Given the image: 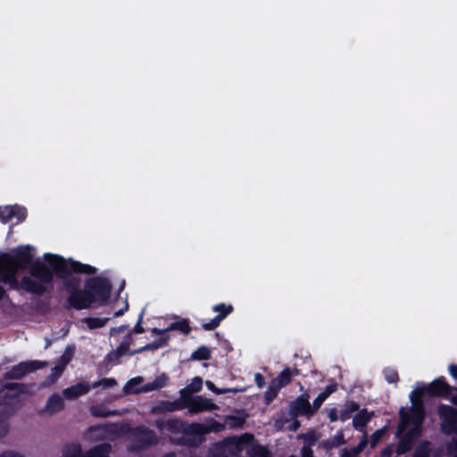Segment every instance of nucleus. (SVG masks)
<instances>
[{
	"label": "nucleus",
	"instance_id": "nucleus-1",
	"mask_svg": "<svg viewBox=\"0 0 457 457\" xmlns=\"http://www.w3.org/2000/svg\"><path fill=\"white\" fill-rule=\"evenodd\" d=\"M451 386L443 379L437 378L428 385H418L410 394L411 406L409 409L402 407L399 411L400 424L397 436L401 438L397 448L399 454L407 452L412 441L421 434V425L424 420V408L421 396L428 393L434 396L447 397L451 393Z\"/></svg>",
	"mask_w": 457,
	"mask_h": 457
},
{
	"label": "nucleus",
	"instance_id": "nucleus-2",
	"mask_svg": "<svg viewBox=\"0 0 457 457\" xmlns=\"http://www.w3.org/2000/svg\"><path fill=\"white\" fill-rule=\"evenodd\" d=\"M111 285L104 278L89 279L84 290L75 291L69 297V303L76 309L88 308L92 303H104L110 295Z\"/></svg>",
	"mask_w": 457,
	"mask_h": 457
},
{
	"label": "nucleus",
	"instance_id": "nucleus-3",
	"mask_svg": "<svg viewBox=\"0 0 457 457\" xmlns=\"http://www.w3.org/2000/svg\"><path fill=\"white\" fill-rule=\"evenodd\" d=\"M246 450L250 454L263 456L267 450L261 445H254L253 436L245 434L240 437H230L223 443V453L225 457H238L239 453Z\"/></svg>",
	"mask_w": 457,
	"mask_h": 457
},
{
	"label": "nucleus",
	"instance_id": "nucleus-4",
	"mask_svg": "<svg viewBox=\"0 0 457 457\" xmlns=\"http://www.w3.org/2000/svg\"><path fill=\"white\" fill-rule=\"evenodd\" d=\"M142 381L143 378L141 377L131 378L124 387L125 392L128 394H137L159 389L166 385L167 377L165 375H161L157 377L154 381L139 386Z\"/></svg>",
	"mask_w": 457,
	"mask_h": 457
},
{
	"label": "nucleus",
	"instance_id": "nucleus-5",
	"mask_svg": "<svg viewBox=\"0 0 457 457\" xmlns=\"http://www.w3.org/2000/svg\"><path fill=\"white\" fill-rule=\"evenodd\" d=\"M438 414L442 420V431L446 434H457V411L447 405H440Z\"/></svg>",
	"mask_w": 457,
	"mask_h": 457
},
{
	"label": "nucleus",
	"instance_id": "nucleus-6",
	"mask_svg": "<svg viewBox=\"0 0 457 457\" xmlns=\"http://www.w3.org/2000/svg\"><path fill=\"white\" fill-rule=\"evenodd\" d=\"M26 216L27 210L23 206L18 204L0 206V220L4 223L8 222L12 218L21 222L26 219Z\"/></svg>",
	"mask_w": 457,
	"mask_h": 457
},
{
	"label": "nucleus",
	"instance_id": "nucleus-7",
	"mask_svg": "<svg viewBox=\"0 0 457 457\" xmlns=\"http://www.w3.org/2000/svg\"><path fill=\"white\" fill-rule=\"evenodd\" d=\"M46 366V363L40 361H29L21 362L12 369L9 377L12 378H21L25 375Z\"/></svg>",
	"mask_w": 457,
	"mask_h": 457
},
{
	"label": "nucleus",
	"instance_id": "nucleus-8",
	"mask_svg": "<svg viewBox=\"0 0 457 457\" xmlns=\"http://www.w3.org/2000/svg\"><path fill=\"white\" fill-rule=\"evenodd\" d=\"M27 393V388L18 383H10L0 392V397L4 399L6 404H12L15 400H18L20 396Z\"/></svg>",
	"mask_w": 457,
	"mask_h": 457
},
{
	"label": "nucleus",
	"instance_id": "nucleus-9",
	"mask_svg": "<svg viewBox=\"0 0 457 457\" xmlns=\"http://www.w3.org/2000/svg\"><path fill=\"white\" fill-rule=\"evenodd\" d=\"M187 408L192 413L219 409L218 405L212 403V400L201 395L191 398L187 403Z\"/></svg>",
	"mask_w": 457,
	"mask_h": 457
},
{
	"label": "nucleus",
	"instance_id": "nucleus-10",
	"mask_svg": "<svg viewBox=\"0 0 457 457\" xmlns=\"http://www.w3.org/2000/svg\"><path fill=\"white\" fill-rule=\"evenodd\" d=\"M233 306L231 304L220 303L216 304L212 307V311L214 312H220L222 310V314H218L215 318H213L210 322L204 323L203 325L204 328L206 330H212L217 328L220 325V322L229 313L233 312Z\"/></svg>",
	"mask_w": 457,
	"mask_h": 457
},
{
	"label": "nucleus",
	"instance_id": "nucleus-11",
	"mask_svg": "<svg viewBox=\"0 0 457 457\" xmlns=\"http://www.w3.org/2000/svg\"><path fill=\"white\" fill-rule=\"evenodd\" d=\"M291 410L294 415H312L315 410L312 409L307 395H300L292 404Z\"/></svg>",
	"mask_w": 457,
	"mask_h": 457
},
{
	"label": "nucleus",
	"instance_id": "nucleus-12",
	"mask_svg": "<svg viewBox=\"0 0 457 457\" xmlns=\"http://www.w3.org/2000/svg\"><path fill=\"white\" fill-rule=\"evenodd\" d=\"M91 388L93 387L89 384L81 382L64 389L62 394L65 399L74 400L87 394Z\"/></svg>",
	"mask_w": 457,
	"mask_h": 457
},
{
	"label": "nucleus",
	"instance_id": "nucleus-13",
	"mask_svg": "<svg viewBox=\"0 0 457 457\" xmlns=\"http://www.w3.org/2000/svg\"><path fill=\"white\" fill-rule=\"evenodd\" d=\"M73 353L74 348L71 346H69L65 349L58 363L52 370V376L54 378H57L62 374L66 365L71 361Z\"/></svg>",
	"mask_w": 457,
	"mask_h": 457
},
{
	"label": "nucleus",
	"instance_id": "nucleus-14",
	"mask_svg": "<svg viewBox=\"0 0 457 457\" xmlns=\"http://www.w3.org/2000/svg\"><path fill=\"white\" fill-rule=\"evenodd\" d=\"M171 330H179L184 334H188L190 332V327L188 325V322L185 320L172 322L169 327H167L164 329H159V328H153L152 333L154 335H162L166 332L171 331Z\"/></svg>",
	"mask_w": 457,
	"mask_h": 457
},
{
	"label": "nucleus",
	"instance_id": "nucleus-15",
	"mask_svg": "<svg viewBox=\"0 0 457 457\" xmlns=\"http://www.w3.org/2000/svg\"><path fill=\"white\" fill-rule=\"evenodd\" d=\"M63 399L58 395H54L48 398L45 406V411L49 414H54L63 410Z\"/></svg>",
	"mask_w": 457,
	"mask_h": 457
},
{
	"label": "nucleus",
	"instance_id": "nucleus-16",
	"mask_svg": "<svg viewBox=\"0 0 457 457\" xmlns=\"http://www.w3.org/2000/svg\"><path fill=\"white\" fill-rule=\"evenodd\" d=\"M115 428H116V426H113V425H111L108 427L96 426V427L91 428L87 431L86 436L90 440L100 439L102 437L107 436V435L110 432L113 431Z\"/></svg>",
	"mask_w": 457,
	"mask_h": 457
},
{
	"label": "nucleus",
	"instance_id": "nucleus-17",
	"mask_svg": "<svg viewBox=\"0 0 457 457\" xmlns=\"http://www.w3.org/2000/svg\"><path fill=\"white\" fill-rule=\"evenodd\" d=\"M129 436L133 439L139 440L141 442L140 446H144L154 442V434L147 429H135L129 433Z\"/></svg>",
	"mask_w": 457,
	"mask_h": 457
},
{
	"label": "nucleus",
	"instance_id": "nucleus-18",
	"mask_svg": "<svg viewBox=\"0 0 457 457\" xmlns=\"http://www.w3.org/2000/svg\"><path fill=\"white\" fill-rule=\"evenodd\" d=\"M108 321L107 318H85L81 320L88 329H96L104 327Z\"/></svg>",
	"mask_w": 457,
	"mask_h": 457
},
{
	"label": "nucleus",
	"instance_id": "nucleus-19",
	"mask_svg": "<svg viewBox=\"0 0 457 457\" xmlns=\"http://www.w3.org/2000/svg\"><path fill=\"white\" fill-rule=\"evenodd\" d=\"M371 415L366 411H361L353 418V424L356 429L361 430L370 420Z\"/></svg>",
	"mask_w": 457,
	"mask_h": 457
},
{
	"label": "nucleus",
	"instance_id": "nucleus-20",
	"mask_svg": "<svg viewBox=\"0 0 457 457\" xmlns=\"http://www.w3.org/2000/svg\"><path fill=\"white\" fill-rule=\"evenodd\" d=\"M367 444L368 439L364 436L356 447L345 449L341 453V457H358L359 453L365 448Z\"/></svg>",
	"mask_w": 457,
	"mask_h": 457
},
{
	"label": "nucleus",
	"instance_id": "nucleus-21",
	"mask_svg": "<svg viewBox=\"0 0 457 457\" xmlns=\"http://www.w3.org/2000/svg\"><path fill=\"white\" fill-rule=\"evenodd\" d=\"M293 375V370L287 367L273 380L281 387H284L291 381Z\"/></svg>",
	"mask_w": 457,
	"mask_h": 457
},
{
	"label": "nucleus",
	"instance_id": "nucleus-22",
	"mask_svg": "<svg viewBox=\"0 0 457 457\" xmlns=\"http://www.w3.org/2000/svg\"><path fill=\"white\" fill-rule=\"evenodd\" d=\"M336 387H337L336 385H329L325 388V390L322 393H320L317 396V398L313 401L314 410H317L318 408H320L321 403L328 397V395L330 394H332L333 392H335Z\"/></svg>",
	"mask_w": 457,
	"mask_h": 457
},
{
	"label": "nucleus",
	"instance_id": "nucleus-23",
	"mask_svg": "<svg viewBox=\"0 0 457 457\" xmlns=\"http://www.w3.org/2000/svg\"><path fill=\"white\" fill-rule=\"evenodd\" d=\"M281 388L282 387L279 385H278L274 380H272L264 393V398L266 402H271L277 396Z\"/></svg>",
	"mask_w": 457,
	"mask_h": 457
},
{
	"label": "nucleus",
	"instance_id": "nucleus-24",
	"mask_svg": "<svg viewBox=\"0 0 457 457\" xmlns=\"http://www.w3.org/2000/svg\"><path fill=\"white\" fill-rule=\"evenodd\" d=\"M110 447L107 445H99L89 451L83 457H108Z\"/></svg>",
	"mask_w": 457,
	"mask_h": 457
},
{
	"label": "nucleus",
	"instance_id": "nucleus-25",
	"mask_svg": "<svg viewBox=\"0 0 457 457\" xmlns=\"http://www.w3.org/2000/svg\"><path fill=\"white\" fill-rule=\"evenodd\" d=\"M81 446L79 444H71L67 445L62 453V457H78L81 453Z\"/></svg>",
	"mask_w": 457,
	"mask_h": 457
},
{
	"label": "nucleus",
	"instance_id": "nucleus-26",
	"mask_svg": "<svg viewBox=\"0 0 457 457\" xmlns=\"http://www.w3.org/2000/svg\"><path fill=\"white\" fill-rule=\"evenodd\" d=\"M202 385H203V380L201 378L199 377H195L191 383L185 388L181 391V393H188V394H191V393H196V392H199L202 388Z\"/></svg>",
	"mask_w": 457,
	"mask_h": 457
},
{
	"label": "nucleus",
	"instance_id": "nucleus-27",
	"mask_svg": "<svg viewBox=\"0 0 457 457\" xmlns=\"http://www.w3.org/2000/svg\"><path fill=\"white\" fill-rule=\"evenodd\" d=\"M343 444H345V439L341 431L337 432L329 441L324 443L327 449H331Z\"/></svg>",
	"mask_w": 457,
	"mask_h": 457
},
{
	"label": "nucleus",
	"instance_id": "nucleus-28",
	"mask_svg": "<svg viewBox=\"0 0 457 457\" xmlns=\"http://www.w3.org/2000/svg\"><path fill=\"white\" fill-rule=\"evenodd\" d=\"M210 350L205 346H201L192 353L194 360H208L210 358Z\"/></svg>",
	"mask_w": 457,
	"mask_h": 457
},
{
	"label": "nucleus",
	"instance_id": "nucleus-29",
	"mask_svg": "<svg viewBox=\"0 0 457 457\" xmlns=\"http://www.w3.org/2000/svg\"><path fill=\"white\" fill-rule=\"evenodd\" d=\"M245 422V419L238 416H228L225 419V425L228 428H239L241 427Z\"/></svg>",
	"mask_w": 457,
	"mask_h": 457
},
{
	"label": "nucleus",
	"instance_id": "nucleus-30",
	"mask_svg": "<svg viewBox=\"0 0 457 457\" xmlns=\"http://www.w3.org/2000/svg\"><path fill=\"white\" fill-rule=\"evenodd\" d=\"M345 408H346V411L342 412L341 415H340V420H346L347 419L350 418V414L355 411H357L358 409V406L356 403L351 402V403H348L346 405H345Z\"/></svg>",
	"mask_w": 457,
	"mask_h": 457
},
{
	"label": "nucleus",
	"instance_id": "nucleus-31",
	"mask_svg": "<svg viewBox=\"0 0 457 457\" xmlns=\"http://www.w3.org/2000/svg\"><path fill=\"white\" fill-rule=\"evenodd\" d=\"M386 431V428H381L377 431H375L370 440V446L374 448L378 443L381 440L382 436H384Z\"/></svg>",
	"mask_w": 457,
	"mask_h": 457
},
{
	"label": "nucleus",
	"instance_id": "nucleus-32",
	"mask_svg": "<svg viewBox=\"0 0 457 457\" xmlns=\"http://www.w3.org/2000/svg\"><path fill=\"white\" fill-rule=\"evenodd\" d=\"M430 451L429 443L420 445L415 451L414 457H427Z\"/></svg>",
	"mask_w": 457,
	"mask_h": 457
},
{
	"label": "nucleus",
	"instance_id": "nucleus-33",
	"mask_svg": "<svg viewBox=\"0 0 457 457\" xmlns=\"http://www.w3.org/2000/svg\"><path fill=\"white\" fill-rule=\"evenodd\" d=\"M129 340L127 342H123L116 350V353H112L111 354V358H112V355L115 354V355H125V354H128L129 353Z\"/></svg>",
	"mask_w": 457,
	"mask_h": 457
},
{
	"label": "nucleus",
	"instance_id": "nucleus-34",
	"mask_svg": "<svg viewBox=\"0 0 457 457\" xmlns=\"http://www.w3.org/2000/svg\"><path fill=\"white\" fill-rule=\"evenodd\" d=\"M385 377L389 383H395L398 379L397 373L393 370H385Z\"/></svg>",
	"mask_w": 457,
	"mask_h": 457
},
{
	"label": "nucleus",
	"instance_id": "nucleus-35",
	"mask_svg": "<svg viewBox=\"0 0 457 457\" xmlns=\"http://www.w3.org/2000/svg\"><path fill=\"white\" fill-rule=\"evenodd\" d=\"M0 457H25L21 453L14 450H7L0 454Z\"/></svg>",
	"mask_w": 457,
	"mask_h": 457
},
{
	"label": "nucleus",
	"instance_id": "nucleus-36",
	"mask_svg": "<svg viewBox=\"0 0 457 457\" xmlns=\"http://www.w3.org/2000/svg\"><path fill=\"white\" fill-rule=\"evenodd\" d=\"M114 383H115V381L113 379H104V380H102V381L95 382L92 385V387H97L99 386H103L106 387V386H112Z\"/></svg>",
	"mask_w": 457,
	"mask_h": 457
},
{
	"label": "nucleus",
	"instance_id": "nucleus-37",
	"mask_svg": "<svg viewBox=\"0 0 457 457\" xmlns=\"http://www.w3.org/2000/svg\"><path fill=\"white\" fill-rule=\"evenodd\" d=\"M448 453L450 454H454L457 452V437L453 438L448 445L447 447Z\"/></svg>",
	"mask_w": 457,
	"mask_h": 457
},
{
	"label": "nucleus",
	"instance_id": "nucleus-38",
	"mask_svg": "<svg viewBox=\"0 0 457 457\" xmlns=\"http://www.w3.org/2000/svg\"><path fill=\"white\" fill-rule=\"evenodd\" d=\"M254 381L259 388H262L264 386V378L260 373H256L254 375Z\"/></svg>",
	"mask_w": 457,
	"mask_h": 457
},
{
	"label": "nucleus",
	"instance_id": "nucleus-39",
	"mask_svg": "<svg viewBox=\"0 0 457 457\" xmlns=\"http://www.w3.org/2000/svg\"><path fill=\"white\" fill-rule=\"evenodd\" d=\"M302 457H312V451L309 446H304L302 449Z\"/></svg>",
	"mask_w": 457,
	"mask_h": 457
},
{
	"label": "nucleus",
	"instance_id": "nucleus-40",
	"mask_svg": "<svg viewBox=\"0 0 457 457\" xmlns=\"http://www.w3.org/2000/svg\"><path fill=\"white\" fill-rule=\"evenodd\" d=\"M8 428H8V425L6 424V422L2 421L0 423V436H4L7 433Z\"/></svg>",
	"mask_w": 457,
	"mask_h": 457
},
{
	"label": "nucleus",
	"instance_id": "nucleus-41",
	"mask_svg": "<svg viewBox=\"0 0 457 457\" xmlns=\"http://www.w3.org/2000/svg\"><path fill=\"white\" fill-rule=\"evenodd\" d=\"M205 385H206V386H207V388H208L209 390H211L212 392H213V393H215V394H216V392H218V391H219V388H218V387H216V386H215V385H214L212 381H210V380H207V381L205 382Z\"/></svg>",
	"mask_w": 457,
	"mask_h": 457
},
{
	"label": "nucleus",
	"instance_id": "nucleus-42",
	"mask_svg": "<svg viewBox=\"0 0 457 457\" xmlns=\"http://www.w3.org/2000/svg\"><path fill=\"white\" fill-rule=\"evenodd\" d=\"M328 416H329V419L331 421H336L340 419V416L337 415V412L336 410H331L329 411Z\"/></svg>",
	"mask_w": 457,
	"mask_h": 457
},
{
	"label": "nucleus",
	"instance_id": "nucleus-43",
	"mask_svg": "<svg viewBox=\"0 0 457 457\" xmlns=\"http://www.w3.org/2000/svg\"><path fill=\"white\" fill-rule=\"evenodd\" d=\"M449 373L453 378H457V366L450 365L449 366Z\"/></svg>",
	"mask_w": 457,
	"mask_h": 457
},
{
	"label": "nucleus",
	"instance_id": "nucleus-44",
	"mask_svg": "<svg viewBox=\"0 0 457 457\" xmlns=\"http://www.w3.org/2000/svg\"><path fill=\"white\" fill-rule=\"evenodd\" d=\"M392 453V447L388 446L381 453L380 457H390Z\"/></svg>",
	"mask_w": 457,
	"mask_h": 457
},
{
	"label": "nucleus",
	"instance_id": "nucleus-45",
	"mask_svg": "<svg viewBox=\"0 0 457 457\" xmlns=\"http://www.w3.org/2000/svg\"><path fill=\"white\" fill-rule=\"evenodd\" d=\"M299 427V422L297 420H294L292 423H290L287 428L289 430H296Z\"/></svg>",
	"mask_w": 457,
	"mask_h": 457
},
{
	"label": "nucleus",
	"instance_id": "nucleus-46",
	"mask_svg": "<svg viewBox=\"0 0 457 457\" xmlns=\"http://www.w3.org/2000/svg\"><path fill=\"white\" fill-rule=\"evenodd\" d=\"M128 308H129V304H128V303H127V302H125V303H124V308H123V309H120V310H119V311H117V312H115V316H117V317H118V316L122 315V314L124 313V312L128 310Z\"/></svg>",
	"mask_w": 457,
	"mask_h": 457
},
{
	"label": "nucleus",
	"instance_id": "nucleus-47",
	"mask_svg": "<svg viewBox=\"0 0 457 457\" xmlns=\"http://www.w3.org/2000/svg\"><path fill=\"white\" fill-rule=\"evenodd\" d=\"M230 393H238V392H244L245 389H240V388H228V389Z\"/></svg>",
	"mask_w": 457,
	"mask_h": 457
},
{
	"label": "nucleus",
	"instance_id": "nucleus-48",
	"mask_svg": "<svg viewBox=\"0 0 457 457\" xmlns=\"http://www.w3.org/2000/svg\"><path fill=\"white\" fill-rule=\"evenodd\" d=\"M228 388H224V389H220L219 388V391L216 392L217 395H221V394H225V393H228L229 391L228 390Z\"/></svg>",
	"mask_w": 457,
	"mask_h": 457
},
{
	"label": "nucleus",
	"instance_id": "nucleus-49",
	"mask_svg": "<svg viewBox=\"0 0 457 457\" xmlns=\"http://www.w3.org/2000/svg\"><path fill=\"white\" fill-rule=\"evenodd\" d=\"M451 402L457 405V395H453L451 398H450Z\"/></svg>",
	"mask_w": 457,
	"mask_h": 457
},
{
	"label": "nucleus",
	"instance_id": "nucleus-50",
	"mask_svg": "<svg viewBox=\"0 0 457 457\" xmlns=\"http://www.w3.org/2000/svg\"><path fill=\"white\" fill-rule=\"evenodd\" d=\"M167 339L162 340L159 344H157L154 347H159L161 345H163L166 343Z\"/></svg>",
	"mask_w": 457,
	"mask_h": 457
},
{
	"label": "nucleus",
	"instance_id": "nucleus-51",
	"mask_svg": "<svg viewBox=\"0 0 457 457\" xmlns=\"http://www.w3.org/2000/svg\"><path fill=\"white\" fill-rule=\"evenodd\" d=\"M135 329H136V331H137V332H138V333H141V332L143 331V329H142L139 326L136 327V328H135Z\"/></svg>",
	"mask_w": 457,
	"mask_h": 457
},
{
	"label": "nucleus",
	"instance_id": "nucleus-52",
	"mask_svg": "<svg viewBox=\"0 0 457 457\" xmlns=\"http://www.w3.org/2000/svg\"><path fill=\"white\" fill-rule=\"evenodd\" d=\"M165 457H175L174 454H168L167 456Z\"/></svg>",
	"mask_w": 457,
	"mask_h": 457
},
{
	"label": "nucleus",
	"instance_id": "nucleus-53",
	"mask_svg": "<svg viewBox=\"0 0 457 457\" xmlns=\"http://www.w3.org/2000/svg\"><path fill=\"white\" fill-rule=\"evenodd\" d=\"M222 312H223L222 310H220V312H218L217 313L222 314Z\"/></svg>",
	"mask_w": 457,
	"mask_h": 457
},
{
	"label": "nucleus",
	"instance_id": "nucleus-54",
	"mask_svg": "<svg viewBox=\"0 0 457 457\" xmlns=\"http://www.w3.org/2000/svg\"><path fill=\"white\" fill-rule=\"evenodd\" d=\"M92 412H93V414L96 415V413L94 409H92Z\"/></svg>",
	"mask_w": 457,
	"mask_h": 457
},
{
	"label": "nucleus",
	"instance_id": "nucleus-55",
	"mask_svg": "<svg viewBox=\"0 0 457 457\" xmlns=\"http://www.w3.org/2000/svg\"><path fill=\"white\" fill-rule=\"evenodd\" d=\"M453 457H457V453L453 455Z\"/></svg>",
	"mask_w": 457,
	"mask_h": 457
}]
</instances>
